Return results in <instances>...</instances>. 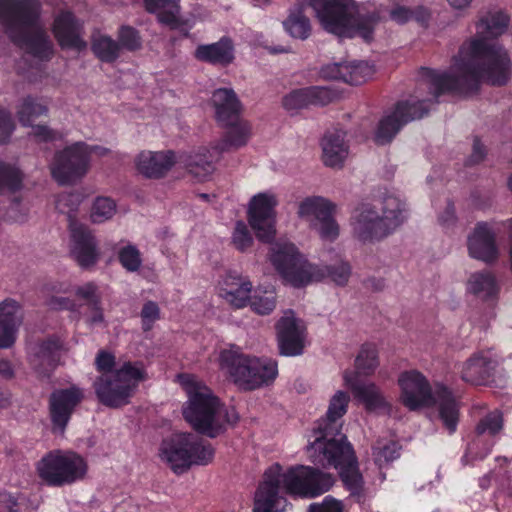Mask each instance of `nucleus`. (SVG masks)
Instances as JSON below:
<instances>
[{"mask_svg":"<svg viewBox=\"0 0 512 512\" xmlns=\"http://www.w3.org/2000/svg\"><path fill=\"white\" fill-rule=\"evenodd\" d=\"M508 24L509 17L504 12L487 13L476 24V34L460 46L448 71L425 69L423 75L435 93H468L482 81L505 84L512 64L508 52L495 38L506 32Z\"/></svg>","mask_w":512,"mask_h":512,"instance_id":"1","label":"nucleus"},{"mask_svg":"<svg viewBox=\"0 0 512 512\" xmlns=\"http://www.w3.org/2000/svg\"><path fill=\"white\" fill-rule=\"evenodd\" d=\"M334 477L310 466H293L286 470L279 464L268 468L254 494L252 512H287L288 503L281 492L314 498L327 492Z\"/></svg>","mask_w":512,"mask_h":512,"instance_id":"2","label":"nucleus"},{"mask_svg":"<svg viewBox=\"0 0 512 512\" xmlns=\"http://www.w3.org/2000/svg\"><path fill=\"white\" fill-rule=\"evenodd\" d=\"M41 10L40 0H0V23L15 44L40 60H49L53 44Z\"/></svg>","mask_w":512,"mask_h":512,"instance_id":"3","label":"nucleus"},{"mask_svg":"<svg viewBox=\"0 0 512 512\" xmlns=\"http://www.w3.org/2000/svg\"><path fill=\"white\" fill-rule=\"evenodd\" d=\"M268 258L284 282L300 288L329 278L339 286H345L351 275V266L340 260L330 266L314 264L287 239H277L270 244Z\"/></svg>","mask_w":512,"mask_h":512,"instance_id":"4","label":"nucleus"},{"mask_svg":"<svg viewBox=\"0 0 512 512\" xmlns=\"http://www.w3.org/2000/svg\"><path fill=\"white\" fill-rule=\"evenodd\" d=\"M179 381L188 398L183 407V416L196 431L214 438L228 425L237 422L235 409L224 406L212 390L196 376L180 375Z\"/></svg>","mask_w":512,"mask_h":512,"instance_id":"5","label":"nucleus"},{"mask_svg":"<svg viewBox=\"0 0 512 512\" xmlns=\"http://www.w3.org/2000/svg\"><path fill=\"white\" fill-rule=\"evenodd\" d=\"M323 29L339 37H361L370 42L381 20L379 10H368L354 0H309Z\"/></svg>","mask_w":512,"mask_h":512,"instance_id":"6","label":"nucleus"},{"mask_svg":"<svg viewBox=\"0 0 512 512\" xmlns=\"http://www.w3.org/2000/svg\"><path fill=\"white\" fill-rule=\"evenodd\" d=\"M397 382L401 390L400 401L405 407L414 411L421 407L437 404L439 418L443 426L450 434L456 431L459 407L449 389L439 385L433 392L426 377L417 370L402 372Z\"/></svg>","mask_w":512,"mask_h":512,"instance_id":"7","label":"nucleus"},{"mask_svg":"<svg viewBox=\"0 0 512 512\" xmlns=\"http://www.w3.org/2000/svg\"><path fill=\"white\" fill-rule=\"evenodd\" d=\"M218 360L220 370L243 390L268 385L278 374L276 361L245 354L237 345L222 349Z\"/></svg>","mask_w":512,"mask_h":512,"instance_id":"8","label":"nucleus"},{"mask_svg":"<svg viewBox=\"0 0 512 512\" xmlns=\"http://www.w3.org/2000/svg\"><path fill=\"white\" fill-rule=\"evenodd\" d=\"M327 443L316 442V450L310 451L309 457L315 464L323 467H334L339 470V476L351 498L361 503L367 497L364 479L359 471L357 457L349 442Z\"/></svg>","mask_w":512,"mask_h":512,"instance_id":"9","label":"nucleus"},{"mask_svg":"<svg viewBox=\"0 0 512 512\" xmlns=\"http://www.w3.org/2000/svg\"><path fill=\"white\" fill-rule=\"evenodd\" d=\"M159 457L176 474L186 472L192 465L205 466L214 458V448L192 433H175L164 439Z\"/></svg>","mask_w":512,"mask_h":512,"instance_id":"10","label":"nucleus"},{"mask_svg":"<svg viewBox=\"0 0 512 512\" xmlns=\"http://www.w3.org/2000/svg\"><path fill=\"white\" fill-rule=\"evenodd\" d=\"M145 379L146 372L142 363L126 362L114 373L98 375L93 387L103 405L119 408L130 402L140 382Z\"/></svg>","mask_w":512,"mask_h":512,"instance_id":"11","label":"nucleus"},{"mask_svg":"<svg viewBox=\"0 0 512 512\" xmlns=\"http://www.w3.org/2000/svg\"><path fill=\"white\" fill-rule=\"evenodd\" d=\"M421 70L422 85L427 86L431 90V98H419L411 96L409 99L399 101L394 110L383 116L377 126L374 140L377 144L389 143L400 129L409 121L422 118L427 112L430 105L443 93L436 94L433 86L425 79Z\"/></svg>","mask_w":512,"mask_h":512,"instance_id":"12","label":"nucleus"},{"mask_svg":"<svg viewBox=\"0 0 512 512\" xmlns=\"http://www.w3.org/2000/svg\"><path fill=\"white\" fill-rule=\"evenodd\" d=\"M87 469L85 459L71 451H51L37 463L40 479L47 485L55 487L83 479Z\"/></svg>","mask_w":512,"mask_h":512,"instance_id":"13","label":"nucleus"},{"mask_svg":"<svg viewBox=\"0 0 512 512\" xmlns=\"http://www.w3.org/2000/svg\"><path fill=\"white\" fill-rule=\"evenodd\" d=\"M350 402V396L347 392L338 390L331 397L329 401L326 416L319 420L313 430L312 438L309 440L307 446L308 452L315 451L316 442L323 445L327 443H339V438H343L341 442H348L344 434L341 433L342 422L341 418L347 412V407Z\"/></svg>","mask_w":512,"mask_h":512,"instance_id":"14","label":"nucleus"},{"mask_svg":"<svg viewBox=\"0 0 512 512\" xmlns=\"http://www.w3.org/2000/svg\"><path fill=\"white\" fill-rule=\"evenodd\" d=\"M88 145L77 142L57 152L50 164L51 175L59 184H72L88 171Z\"/></svg>","mask_w":512,"mask_h":512,"instance_id":"15","label":"nucleus"},{"mask_svg":"<svg viewBox=\"0 0 512 512\" xmlns=\"http://www.w3.org/2000/svg\"><path fill=\"white\" fill-rule=\"evenodd\" d=\"M275 329L281 355L294 357L303 354L307 328L305 322L296 317L292 310L284 311L277 321Z\"/></svg>","mask_w":512,"mask_h":512,"instance_id":"16","label":"nucleus"},{"mask_svg":"<svg viewBox=\"0 0 512 512\" xmlns=\"http://www.w3.org/2000/svg\"><path fill=\"white\" fill-rule=\"evenodd\" d=\"M278 201L275 194L262 192L249 202L248 221L260 241L269 242L275 235V207Z\"/></svg>","mask_w":512,"mask_h":512,"instance_id":"17","label":"nucleus"},{"mask_svg":"<svg viewBox=\"0 0 512 512\" xmlns=\"http://www.w3.org/2000/svg\"><path fill=\"white\" fill-rule=\"evenodd\" d=\"M84 399V390L76 385L56 389L49 397V417L52 431L63 434L76 407Z\"/></svg>","mask_w":512,"mask_h":512,"instance_id":"18","label":"nucleus"},{"mask_svg":"<svg viewBox=\"0 0 512 512\" xmlns=\"http://www.w3.org/2000/svg\"><path fill=\"white\" fill-rule=\"evenodd\" d=\"M350 225L353 236L362 243H374L389 236L380 211L373 204H362L352 213Z\"/></svg>","mask_w":512,"mask_h":512,"instance_id":"19","label":"nucleus"},{"mask_svg":"<svg viewBox=\"0 0 512 512\" xmlns=\"http://www.w3.org/2000/svg\"><path fill=\"white\" fill-rule=\"evenodd\" d=\"M69 231L70 256L83 269L93 267L99 260L100 252L92 231L77 220H71Z\"/></svg>","mask_w":512,"mask_h":512,"instance_id":"20","label":"nucleus"},{"mask_svg":"<svg viewBox=\"0 0 512 512\" xmlns=\"http://www.w3.org/2000/svg\"><path fill=\"white\" fill-rule=\"evenodd\" d=\"M343 381L354 397L360 401L368 411H384L390 408L381 389L373 382L363 381L358 373L345 371Z\"/></svg>","mask_w":512,"mask_h":512,"instance_id":"21","label":"nucleus"},{"mask_svg":"<svg viewBox=\"0 0 512 512\" xmlns=\"http://www.w3.org/2000/svg\"><path fill=\"white\" fill-rule=\"evenodd\" d=\"M469 255L485 263H491L498 258L496 233L489 223L480 222L468 237Z\"/></svg>","mask_w":512,"mask_h":512,"instance_id":"22","label":"nucleus"},{"mask_svg":"<svg viewBox=\"0 0 512 512\" xmlns=\"http://www.w3.org/2000/svg\"><path fill=\"white\" fill-rule=\"evenodd\" d=\"M63 342L58 337L48 338L35 345L29 354V362L38 377L47 378L54 370Z\"/></svg>","mask_w":512,"mask_h":512,"instance_id":"23","label":"nucleus"},{"mask_svg":"<svg viewBox=\"0 0 512 512\" xmlns=\"http://www.w3.org/2000/svg\"><path fill=\"white\" fill-rule=\"evenodd\" d=\"M137 171L146 178L158 179L165 176L176 164L177 155L171 151H141L135 157Z\"/></svg>","mask_w":512,"mask_h":512,"instance_id":"24","label":"nucleus"},{"mask_svg":"<svg viewBox=\"0 0 512 512\" xmlns=\"http://www.w3.org/2000/svg\"><path fill=\"white\" fill-rule=\"evenodd\" d=\"M53 33L62 48L81 51L87 46L81 37V24L71 12H61L57 15Z\"/></svg>","mask_w":512,"mask_h":512,"instance_id":"25","label":"nucleus"},{"mask_svg":"<svg viewBox=\"0 0 512 512\" xmlns=\"http://www.w3.org/2000/svg\"><path fill=\"white\" fill-rule=\"evenodd\" d=\"M322 160L327 167L342 168L349 156V145L346 141V132L334 128L328 130L322 140Z\"/></svg>","mask_w":512,"mask_h":512,"instance_id":"26","label":"nucleus"},{"mask_svg":"<svg viewBox=\"0 0 512 512\" xmlns=\"http://www.w3.org/2000/svg\"><path fill=\"white\" fill-rule=\"evenodd\" d=\"M498 361L490 352H479L472 355L462 365L461 377L472 384H486L493 376Z\"/></svg>","mask_w":512,"mask_h":512,"instance_id":"27","label":"nucleus"},{"mask_svg":"<svg viewBox=\"0 0 512 512\" xmlns=\"http://www.w3.org/2000/svg\"><path fill=\"white\" fill-rule=\"evenodd\" d=\"M194 57L201 62L226 67L235 59L234 43L231 38L222 37L217 42L198 45Z\"/></svg>","mask_w":512,"mask_h":512,"instance_id":"28","label":"nucleus"},{"mask_svg":"<svg viewBox=\"0 0 512 512\" xmlns=\"http://www.w3.org/2000/svg\"><path fill=\"white\" fill-rule=\"evenodd\" d=\"M388 234L394 233L408 218L407 205L394 194L386 195L376 205Z\"/></svg>","mask_w":512,"mask_h":512,"instance_id":"29","label":"nucleus"},{"mask_svg":"<svg viewBox=\"0 0 512 512\" xmlns=\"http://www.w3.org/2000/svg\"><path fill=\"white\" fill-rule=\"evenodd\" d=\"M211 101L215 110V118L219 124L231 123L240 116L241 103L232 89H216L212 94Z\"/></svg>","mask_w":512,"mask_h":512,"instance_id":"30","label":"nucleus"},{"mask_svg":"<svg viewBox=\"0 0 512 512\" xmlns=\"http://www.w3.org/2000/svg\"><path fill=\"white\" fill-rule=\"evenodd\" d=\"M252 284L250 281L236 275L227 274L220 287V296L235 308L245 307L250 299Z\"/></svg>","mask_w":512,"mask_h":512,"instance_id":"31","label":"nucleus"},{"mask_svg":"<svg viewBox=\"0 0 512 512\" xmlns=\"http://www.w3.org/2000/svg\"><path fill=\"white\" fill-rule=\"evenodd\" d=\"M221 126L226 128L223 137L215 143L223 153L230 150H237L245 146L251 138V125L240 116L236 121L231 123H222Z\"/></svg>","mask_w":512,"mask_h":512,"instance_id":"32","label":"nucleus"},{"mask_svg":"<svg viewBox=\"0 0 512 512\" xmlns=\"http://www.w3.org/2000/svg\"><path fill=\"white\" fill-rule=\"evenodd\" d=\"M223 152L213 143V153L209 154L208 158H203L198 153L181 154L177 156V162L183 164L191 174L199 180H204L210 176L215 170V164L221 159Z\"/></svg>","mask_w":512,"mask_h":512,"instance_id":"33","label":"nucleus"},{"mask_svg":"<svg viewBox=\"0 0 512 512\" xmlns=\"http://www.w3.org/2000/svg\"><path fill=\"white\" fill-rule=\"evenodd\" d=\"M336 212V205L320 196L307 197L299 203L298 215L313 226L329 213Z\"/></svg>","mask_w":512,"mask_h":512,"instance_id":"34","label":"nucleus"},{"mask_svg":"<svg viewBox=\"0 0 512 512\" xmlns=\"http://www.w3.org/2000/svg\"><path fill=\"white\" fill-rule=\"evenodd\" d=\"M149 12L157 13L160 23L177 29L181 24L179 18V0H144Z\"/></svg>","mask_w":512,"mask_h":512,"instance_id":"35","label":"nucleus"},{"mask_svg":"<svg viewBox=\"0 0 512 512\" xmlns=\"http://www.w3.org/2000/svg\"><path fill=\"white\" fill-rule=\"evenodd\" d=\"M48 105L40 98L26 96L16 106V116L22 126H32L36 119L48 114Z\"/></svg>","mask_w":512,"mask_h":512,"instance_id":"36","label":"nucleus"},{"mask_svg":"<svg viewBox=\"0 0 512 512\" xmlns=\"http://www.w3.org/2000/svg\"><path fill=\"white\" fill-rule=\"evenodd\" d=\"M498 290L496 279L489 271L475 272L467 281V291L484 300L495 297Z\"/></svg>","mask_w":512,"mask_h":512,"instance_id":"37","label":"nucleus"},{"mask_svg":"<svg viewBox=\"0 0 512 512\" xmlns=\"http://www.w3.org/2000/svg\"><path fill=\"white\" fill-rule=\"evenodd\" d=\"M37 508L24 494L0 491V512H33Z\"/></svg>","mask_w":512,"mask_h":512,"instance_id":"38","label":"nucleus"},{"mask_svg":"<svg viewBox=\"0 0 512 512\" xmlns=\"http://www.w3.org/2000/svg\"><path fill=\"white\" fill-rule=\"evenodd\" d=\"M120 45L117 41L106 35H97L92 40V51L104 62L115 61L120 54Z\"/></svg>","mask_w":512,"mask_h":512,"instance_id":"39","label":"nucleus"},{"mask_svg":"<svg viewBox=\"0 0 512 512\" xmlns=\"http://www.w3.org/2000/svg\"><path fill=\"white\" fill-rule=\"evenodd\" d=\"M374 73V65L366 61L345 63L344 82L351 85H360L372 78Z\"/></svg>","mask_w":512,"mask_h":512,"instance_id":"40","label":"nucleus"},{"mask_svg":"<svg viewBox=\"0 0 512 512\" xmlns=\"http://www.w3.org/2000/svg\"><path fill=\"white\" fill-rule=\"evenodd\" d=\"M285 31L293 38L305 40L310 36L311 25L302 11H292L283 22Z\"/></svg>","mask_w":512,"mask_h":512,"instance_id":"41","label":"nucleus"},{"mask_svg":"<svg viewBox=\"0 0 512 512\" xmlns=\"http://www.w3.org/2000/svg\"><path fill=\"white\" fill-rule=\"evenodd\" d=\"M23 175L13 165L0 160V194L14 193L22 187Z\"/></svg>","mask_w":512,"mask_h":512,"instance_id":"42","label":"nucleus"},{"mask_svg":"<svg viewBox=\"0 0 512 512\" xmlns=\"http://www.w3.org/2000/svg\"><path fill=\"white\" fill-rule=\"evenodd\" d=\"M430 13L423 6L414 8L397 5L390 11V18L397 24H405L410 20H416L421 24H426L429 20Z\"/></svg>","mask_w":512,"mask_h":512,"instance_id":"43","label":"nucleus"},{"mask_svg":"<svg viewBox=\"0 0 512 512\" xmlns=\"http://www.w3.org/2000/svg\"><path fill=\"white\" fill-rule=\"evenodd\" d=\"M400 456V446L392 440L381 439L373 446L375 464L381 469Z\"/></svg>","mask_w":512,"mask_h":512,"instance_id":"44","label":"nucleus"},{"mask_svg":"<svg viewBox=\"0 0 512 512\" xmlns=\"http://www.w3.org/2000/svg\"><path fill=\"white\" fill-rule=\"evenodd\" d=\"M355 365L357 371L354 372L358 373V376H360V373L372 374L379 365L376 347L371 344H364L356 357Z\"/></svg>","mask_w":512,"mask_h":512,"instance_id":"45","label":"nucleus"},{"mask_svg":"<svg viewBox=\"0 0 512 512\" xmlns=\"http://www.w3.org/2000/svg\"><path fill=\"white\" fill-rule=\"evenodd\" d=\"M0 322L20 329L23 322V309L21 304L13 298H6L1 301Z\"/></svg>","mask_w":512,"mask_h":512,"instance_id":"46","label":"nucleus"},{"mask_svg":"<svg viewBox=\"0 0 512 512\" xmlns=\"http://www.w3.org/2000/svg\"><path fill=\"white\" fill-rule=\"evenodd\" d=\"M251 309L259 315H268L276 308V295L273 291L257 289L249 301Z\"/></svg>","mask_w":512,"mask_h":512,"instance_id":"47","label":"nucleus"},{"mask_svg":"<svg viewBox=\"0 0 512 512\" xmlns=\"http://www.w3.org/2000/svg\"><path fill=\"white\" fill-rule=\"evenodd\" d=\"M116 212V203L108 197H98L91 208V220L93 223H103L113 217Z\"/></svg>","mask_w":512,"mask_h":512,"instance_id":"48","label":"nucleus"},{"mask_svg":"<svg viewBox=\"0 0 512 512\" xmlns=\"http://www.w3.org/2000/svg\"><path fill=\"white\" fill-rule=\"evenodd\" d=\"M334 214L335 213H329L313 225L320 238L324 241L333 242L340 234V227L333 217Z\"/></svg>","mask_w":512,"mask_h":512,"instance_id":"49","label":"nucleus"},{"mask_svg":"<svg viewBox=\"0 0 512 512\" xmlns=\"http://www.w3.org/2000/svg\"><path fill=\"white\" fill-rule=\"evenodd\" d=\"M282 103L288 111H297L310 106L307 87L291 91L284 96Z\"/></svg>","mask_w":512,"mask_h":512,"instance_id":"50","label":"nucleus"},{"mask_svg":"<svg viewBox=\"0 0 512 512\" xmlns=\"http://www.w3.org/2000/svg\"><path fill=\"white\" fill-rule=\"evenodd\" d=\"M231 240L234 247L241 252L246 251L252 246L253 237L243 221H238L235 224Z\"/></svg>","mask_w":512,"mask_h":512,"instance_id":"51","label":"nucleus"},{"mask_svg":"<svg viewBox=\"0 0 512 512\" xmlns=\"http://www.w3.org/2000/svg\"><path fill=\"white\" fill-rule=\"evenodd\" d=\"M119 261L121 265L130 272L137 271L142 259L139 250L133 245H127L119 251Z\"/></svg>","mask_w":512,"mask_h":512,"instance_id":"52","label":"nucleus"},{"mask_svg":"<svg viewBox=\"0 0 512 512\" xmlns=\"http://www.w3.org/2000/svg\"><path fill=\"white\" fill-rule=\"evenodd\" d=\"M310 105H327L337 99L338 95L329 87H307Z\"/></svg>","mask_w":512,"mask_h":512,"instance_id":"53","label":"nucleus"},{"mask_svg":"<svg viewBox=\"0 0 512 512\" xmlns=\"http://www.w3.org/2000/svg\"><path fill=\"white\" fill-rule=\"evenodd\" d=\"M503 426L502 414L499 411H493L486 415L478 424L477 431L479 434L488 433L495 435Z\"/></svg>","mask_w":512,"mask_h":512,"instance_id":"54","label":"nucleus"},{"mask_svg":"<svg viewBox=\"0 0 512 512\" xmlns=\"http://www.w3.org/2000/svg\"><path fill=\"white\" fill-rule=\"evenodd\" d=\"M74 294L86 302V305L99 303L102 301L99 287L93 282H87L80 286H77L74 290Z\"/></svg>","mask_w":512,"mask_h":512,"instance_id":"55","label":"nucleus"},{"mask_svg":"<svg viewBox=\"0 0 512 512\" xmlns=\"http://www.w3.org/2000/svg\"><path fill=\"white\" fill-rule=\"evenodd\" d=\"M80 203V196L76 193H65L58 196L56 200V208L59 212L67 214L69 223L75 220L71 213L76 210Z\"/></svg>","mask_w":512,"mask_h":512,"instance_id":"56","label":"nucleus"},{"mask_svg":"<svg viewBox=\"0 0 512 512\" xmlns=\"http://www.w3.org/2000/svg\"><path fill=\"white\" fill-rule=\"evenodd\" d=\"M47 306L51 310L62 311L67 310L79 319L81 305L77 304L75 300L68 297L53 296L47 301Z\"/></svg>","mask_w":512,"mask_h":512,"instance_id":"57","label":"nucleus"},{"mask_svg":"<svg viewBox=\"0 0 512 512\" xmlns=\"http://www.w3.org/2000/svg\"><path fill=\"white\" fill-rule=\"evenodd\" d=\"M120 48L127 50H136L141 46V40L138 32L129 26H122L118 34Z\"/></svg>","mask_w":512,"mask_h":512,"instance_id":"58","label":"nucleus"},{"mask_svg":"<svg viewBox=\"0 0 512 512\" xmlns=\"http://www.w3.org/2000/svg\"><path fill=\"white\" fill-rule=\"evenodd\" d=\"M16 128L9 110L0 107V144L7 143Z\"/></svg>","mask_w":512,"mask_h":512,"instance_id":"59","label":"nucleus"},{"mask_svg":"<svg viewBox=\"0 0 512 512\" xmlns=\"http://www.w3.org/2000/svg\"><path fill=\"white\" fill-rule=\"evenodd\" d=\"M115 364V356L105 350H100L95 357V367L99 375L114 373Z\"/></svg>","mask_w":512,"mask_h":512,"instance_id":"60","label":"nucleus"},{"mask_svg":"<svg viewBox=\"0 0 512 512\" xmlns=\"http://www.w3.org/2000/svg\"><path fill=\"white\" fill-rule=\"evenodd\" d=\"M160 317V309L157 303L148 301L141 310L142 326L145 331L152 328L153 323Z\"/></svg>","mask_w":512,"mask_h":512,"instance_id":"61","label":"nucleus"},{"mask_svg":"<svg viewBox=\"0 0 512 512\" xmlns=\"http://www.w3.org/2000/svg\"><path fill=\"white\" fill-rule=\"evenodd\" d=\"M308 512H343V504L331 496H326L322 503L311 504Z\"/></svg>","mask_w":512,"mask_h":512,"instance_id":"62","label":"nucleus"},{"mask_svg":"<svg viewBox=\"0 0 512 512\" xmlns=\"http://www.w3.org/2000/svg\"><path fill=\"white\" fill-rule=\"evenodd\" d=\"M19 328L0 322V349H8L14 345Z\"/></svg>","mask_w":512,"mask_h":512,"instance_id":"63","label":"nucleus"},{"mask_svg":"<svg viewBox=\"0 0 512 512\" xmlns=\"http://www.w3.org/2000/svg\"><path fill=\"white\" fill-rule=\"evenodd\" d=\"M87 312L85 314V322L89 327H94L104 323V312L102 308V301L99 303L87 305Z\"/></svg>","mask_w":512,"mask_h":512,"instance_id":"64","label":"nucleus"}]
</instances>
